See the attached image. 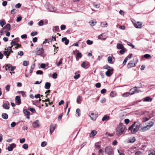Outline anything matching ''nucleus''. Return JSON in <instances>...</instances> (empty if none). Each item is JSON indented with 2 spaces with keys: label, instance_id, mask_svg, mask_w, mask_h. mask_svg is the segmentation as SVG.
<instances>
[{
  "label": "nucleus",
  "instance_id": "41",
  "mask_svg": "<svg viewBox=\"0 0 155 155\" xmlns=\"http://www.w3.org/2000/svg\"><path fill=\"white\" fill-rule=\"evenodd\" d=\"M11 45L13 47V46L17 45H18V43L15 41H12L11 43Z\"/></svg>",
  "mask_w": 155,
  "mask_h": 155
},
{
  "label": "nucleus",
  "instance_id": "26",
  "mask_svg": "<svg viewBox=\"0 0 155 155\" xmlns=\"http://www.w3.org/2000/svg\"><path fill=\"white\" fill-rule=\"evenodd\" d=\"M117 95V93L115 91H112L110 94V96L111 97H114L115 96Z\"/></svg>",
  "mask_w": 155,
  "mask_h": 155
},
{
  "label": "nucleus",
  "instance_id": "12",
  "mask_svg": "<svg viewBox=\"0 0 155 155\" xmlns=\"http://www.w3.org/2000/svg\"><path fill=\"white\" fill-rule=\"evenodd\" d=\"M107 38V36L106 35L105 33H103L98 36V39L103 40H105Z\"/></svg>",
  "mask_w": 155,
  "mask_h": 155
},
{
  "label": "nucleus",
  "instance_id": "64",
  "mask_svg": "<svg viewBox=\"0 0 155 155\" xmlns=\"http://www.w3.org/2000/svg\"><path fill=\"white\" fill-rule=\"evenodd\" d=\"M141 153L140 151H137L135 153V155H141Z\"/></svg>",
  "mask_w": 155,
  "mask_h": 155
},
{
  "label": "nucleus",
  "instance_id": "62",
  "mask_svg": "<svg viewBox=\"0 0 155 155\" xmlns=\"http://www.w3.org/2000/svg\"><path fill=\"white\" fill-rule=\"evenodd\" d=\"M25 138H23L22 139H20V143H24V142H25Z\"/></svg>",
  "mask_w": 155,
  "mask_h": 155
},
{
  "label": "nucleus",
  "instance_id": "50",
  "mask_svg": "<svg viewBox=\"0 0 155 155\" xmlns=\"http://www.w3.org/2000/svg\"><path fill=\"white\" fill-rule=\"evenodd\" d=\"M10 85H7L5 87L6 90L7 91H8L10 90Z\"/></svg>",
  "mask_w": 155,
  "mask_h": 155
},
{
  "label": "nucleus",
  "instance_id": "8",
  "mask_svg": "<svg viewBox=\"0 0 155 155\" xmlns=\"http://www.w3.org/2000/svg\"><path fill=\"white\" fill-rule=\"evenodd\" d=\"M132 21L135 28H140L142 27V23L141 22L138 21L136 22L134 20H132Z\"/></svg>",
  "mask_w": 155,
  "mask_h": 155
},
{
  "label": "nucleus",
  "instance_id": "63",
  "mask_svg": "<svg viewBox=\"0 0 155 155\" xmlns=\"http://www.w3.org/2000/svg\"><path fill=\"white\" fill-rule=\"evenodd\" d=\"M37 32L36 31H35V32H32L31 33V35L32 36H34L35 35H36L37 34Z\"/></svg>",
  "mask_w": 155,
  "mask_h": 155
},
{
  "label": "nucleus",
  "instance_id": "7",
  "mask_svg": "<svg viewBox=\"0 0 155 155\" xmlns=\"http://www.w3.org/2000/svg\"><path fill=\"white\" fill-rule=\"evenodd\" d=\"M44 52V50L43 48L42 45H41V48H37L36 50L35 51V54L37 55H41Z\"/></svg>",
  "mask_w": 155,
  "mask_h": 155
},
{
  "label": "nucleus",
  "instance_id": "46",
  "mask_svg": "<svg viewBox=\"0 0 155 155\" xmlns=\"http://www.w3.org/2000/svg\"><path fill=\"white\" fill-rule=\"evenodd\" d=\"M29 64V62L25 61L23 62V65L24 66H27Z\"/></svg>",
  "mask_w": 155,
  "mask_h": 155
},
{
  "label": "nucleus",
  "instance_id": "21",
  "mask_svg": "<svg viewBox=\"0 0 155 155\" xmlns=\"http://www.w3.org/2000/svg\"><path fill=\"white\" fill-rule=\"evenodd\" d=\"M152 100V98L149 97H147L144 98L143 101H144L150 102Z\"/></svg>",
  "mask_w": 155,
  "mask_h": 155
},
{
  "label": "nucleus",
  "instance_id": "31",
  "mask_svg": "<svg viewBox=\"0 0 155 155\" xmlns=\"http://www.w3.org/2000/svg\"><path fill=\"white\" fill-rule=\"evenodd\" d=\"M107 25V23L106 21L101 22V25L102 27H106Z\"/></svg>",
  "mask_w": 155,
  "mask_h": 155
},
{
  "label": "nucleus",
  "instance_id": "18",
  "mask_svg": "<svg viewBox=\"0 0 155 155\" xmlns=\"http://www.w3.org/2000/svg\"><path fill=\"white\" fill-rule=\"evenodd\" d=\"M97 133V132L94 130H92L89 136L91 137H93Z\"/></svg>",
  "mask_w": 155,
  "mask_h": 155
},
{
  "label": "nucleus",
  "instance_id": "51",
  "mask_svg": "<svg viewBox=\"0 0 155 155\" xmlns=\"http://www.w3.org/2000/svg\"><path fill=\"white\" fill-rule=\"evenodd\" d=\"M63 113H62L61 115H59V116L58 117V121H60V120H61V119L62 118V116H63Z\"/></svg>",
  "mask_w": 155,
  "mask_h": 155
},
{
  "label": "nucleus",
  "instance_id": "53",
  "mask_svg": "<svg viewBox=\"0 0 155 155\" xmlns=\"http://www.w3.org/2000/svg\"><path fill=\"white\" fill-rule=\"evenodd\" d=\"M93 5L94 7L96 8H99L100 7V5L99 4H95L94 3L93 4Z\"/></svg>",
  "mask_w": 155,
  "mask_h": 155
},
{
  "label": "nucleus",
  "instance_id": "38",
  "mask_svg": "<svg viewBox=\"0 0 155 155\" xmlns=\"http://www.w3.org/2000/svg\"><path fill=\"white\" fill-rule=\"evenodd\" d=\"M121 49V50L119 52L121 54H124L125 52V48H123Z\"/></svg>",
  "mask_w": 155,
  "mask_h": 155
},
{
  "label": "nucleus",
  "instance_id": "25",
  "mask_svg": "<svg viewBox=\"0 0 155 155\" xmlns=\"http://www.w3.org/2000/svg\"><path fill=\"white\" fill-rule=\"evenodd\" d=\"M51 84L49 82H46L45 84V89H49L51 86Z\"/></svg>",
  "mask_w": 155,
  "mask_h": 155
},
{
  "label": "nucleus",
  "instance_id": "15",
  "mask_svg": "<svg viewBox=\"0 0 155 155\" xmlns=\"http://www.w3.org/2000/svg\"><path fill=\"white\" fill-rule=\"evenodd\" d=\"M56 124H51L50 127V132L52 134L55 128Z\"/></svg>",
  "mask_w": 155,
  "mask_h": 155
},
{
  "label": "nucleus",
  "instance_id": "29",
  "mask_svg": "<svg viewBox=\"0 0 155 155\" xmlns=\"http://www.w3.org/2000/svg\"><path fill=\"white\" fill-rule=\"evenodd\" d=\"M3 54L5 55L6 56V58H8V56L10 54V52H9L8 51H4L3 52Z\"/></svg>",
  "mask_w": 155,
  "mask_h": 155
},
{
  "label": "nucleus",
  "instance_id": "1",
  "mask_svg": "<svg viewBox=\"0 0 155 155\" xmlns=\"http://www.w3.org/2000/svg\"><path fill=\"white\" fill-rule=\"evenodd\" d=\"M140 123L138 122H135L129 128V130L131 131L132 134L136 133L139 130Z\"/></svg>",
  "mask_w": 155,
  "mask_h": 155
},
{
  "label": "nucleus",
  "instance_id": "43",
  "mask_svg": "<svg viewBox=\"0 0 155 155\" xmlns=\"http://www.w3.org/2000/svg\"><path fill=\"white\" fill-rule=\"evenodd\" d=\"M22 147L24 149H27L28 147V145L26 143L24 144L22 146Z\"/></svg>",
  "mask_w": 155,
  "mask_h": 155
},
{
  "label": "nucleus",
  "instance_id": "44",
  "mask_svg": "<svg viewBox=\"0 0 155 155\" xmlns=\"http://www.w3.org/2000/svg\"><path fill=\"white\" fill-rule=\"evenodd\" d=\"M16 12V10L15 9H13L11 11V13L12 15L15 14Z\"/></svg>",
  "mask_w": 155,
  "mask_h": 155
},
{
  "label": "nucleus",
  "instance_id": "58",
  "mask_svg": "<svg viewBox=\"0 0 155 155\" xmlns=\"http://www.w3.org/2000/svg\"><path fill=\"white\" fill-rule=\"evenodd\" d=\"M43 72L41 70L37 71L36 72V74H43Z\"/></svg>",
  "mask_w": 155,
  "mask_h": 155
},
{
  "label": "nucleus",
  "instance_id": "13",
  "mask_svg": "<svg viewBox=\"0 0 155 155\" xmlns=\"http://www.w3.org/2000/svg\"><path fill=\"white\" fill-rule=\"evenodd\" d=\"M114 70L112 68L110 69H108L106 73V74L107 76H110L113 74V71Z\"/></svg>",
  "mask_w": 155,
  "mask_h": 155
},
{
  "label": "nucleus",
  "instance_id": "59",
  "mask_svg": "<svg viewBox=\"0 0 155 155\" xmlns=\"http://www.w3.org/2000/svg\"><path fill=\"white\" fill-rule=\"evenodd\" d=\"M95 86L96 87L99 88L101 86V84L100 83H98L96 84Z\"/></svg>",
  "mask_w": 155,
  "mask_h": 155
},
{
  "label": "nucleus",
  "instance_id": "6",
  "mask_svg": "<svg viewBox=\"0 0 155 155\" xmlns=\"http://www.w3.org/2000/svg\"><path fill=\"white\" fill-rule=\"evenodd\" d=\"M138 87H135L131 88L130 91L129 92L130 93V95H133L135 93H138L141 92V91L139 90H137Z\"/></svg>",
  "mask_w": 155,
  "mask_h": 155
},
{
  "label": "nucleus",
  "instance_id": "3",
  "mask_svg": "<svg viewBox=\"0 0 155 155\" xmlns=\"http://www.w3.org/2000/svg\"><path fill=\"white\" fill-rule=\"evenodd\" d=\"M154 124V122L153 121H150L148 124L144 127H142L140 128V131L141 132H145L150 129Z\"/></svg>",
  "mask_w": 155,
  "mask_h": 155
},
{
  "label": "nucleus",
  "instance_id": "55",
  "mask_svg": "<svg viewBox=\"0 0 155 155\" xmlns=\"http://www.w3.org/2000/svg\"><path fill=\"white\" fill-rule=\"evenodd\" d=\"M57 74L55 72L54 73L52 74V78L54 79H56L57 78Z\"/></svg>",
  "mask_w": 155,
  "mask_h": 155
},
{
  "label": "nucleus",
  "instance_id": "10",
  "mask_svg": "<svg viewBox=\"0 0 155 155\" xmlns=\"http://www.w3.org/2000/svg\"><path fill=\"white\" fill-rule=\"evenodd\" d=\"M16 145L14 143H13L9 145L8 147V150L9 151H12L13 148L16 147Z\"/></svg>",
  "mask_w": 155,
  "mask_h": 155
},
{
  "label": "nucleus",
  "instance_id": "40",
  "mask_svg": "<svg viewBox=\"0 0 155 155\" xmlns=\"http://www.w3.org/2000/svg\"><path fill=\"white\" fill-rule=\"evenodd\" d=\"M86 43L88 45H91L93 44V42L92 41H91L89 40H88L86 41Z\"/></svg>",
  "mask_w": 155,
  "mask_h": 155
},
{
  "label": "nucleus",
  "instance_id": "57",
  "mask_svg": "<svg viewBox=\"0 0 155 155\" xmlns=\"http://www.w3.org/2000/svg\"><path fill=\"white\" fill-rule=\"evenodd\" d=\"M127 44L128 45L131 46L132 48H134L135 47V46L134 45H133L132 44V43H130V42H127Z\"/></svg>",
  "mask_w": 155,
  "mask_h": 155
},
{
  "label": "nucleus",
  "instance_id": "9",
  "mask_svg": "<svg viewBox=\"0 0 155 155\" xmlns=\"http://www.w3.org/2000/svg\"><path fill=\"white\" fill-rule=\"evenodd\" d=\"M89 114L90 117L91 119L93 120H95L97 117V115L96 114H94L93 112H91Z\"/></svg>",
  "mask_w": 155,
  "mask_h": 155
},
{
  "label": "nucleus",
  "instance_id": "19",
  "mask_svg": "<svg viewBox=\"0 0 155 155\" xmlns=\"http://www.w3.org/2000/svg\"><path fill=\"white\" fill-rule=\"evenodd\" d=\"M15 100L16 102H17L18 104H19L21 103V102L20 97L19 96H16L15 97Z\"/></svg>",
  "mask_w": 155,
  "mask_h": 155
},
{
  "label": "nucleus",
  "instance_id": "32",
  "mask_svg": "<svg viewBox=\"0 0 155 155\" xmlns=\"http://www.w3.org/2000/svg\"><path fill=\"white\" fill-rule=\"evenodd\" d=\"M6 24V22L4 20H0V25L2 27L3 26L5 25Z\"/></svg>",
  "mask_w": 155,
  "mask_h": 155
},
{
  "label": "nucleus",
  "instance_id": "22",
  "mask_svg": "<svg viewBox=\"0 0 155 155\" xmlns=\"http://www.w3.org/2000/svg\"><path fill=\"white\" fill-rule=\"evenodd\" d=\"M110 119V117L107 115H105L102 118V121H107Z\"/></svg>",
  "mask_w": 155,
  "mask_h": 155
},
{
  "label": "nucleus",
  "instance_id": "34",
  "mask_svg": "<svg viewBox=\"0 0 155 155\" xmlns=\"http://www.w3.org/2000/svg\"><path fill=\"white\" fill-rule=\"evenodd\" d=\"M130 95V92H126L124 94L122 95V96L124 97H128Z\"/></svg>",
  "mask_w": 155,
  "mask_h": 155
},
{
  "label": "nucleus",
  "instance_id": "4",
  "mask_svg": "<svg viewBox=\"0 0 155 155\" xmlns=\"http://www.w3.org/2000/svg\"><path fill=\"white\" fill-rule=\"evenodd\" d=\"M138 61L137 58H134L133 61H130L127 65V67L129 68L134 67L136 65Z\"/></svg>",
  "mask_w": 155,
  "mask_h": 155
},
{
  "label": "nucleus",
  "instance_id": "11",
  "mask_svg": "<svg viewBox=\"0 0 155 155\" xmlns=\"http://www.w3.org/2000/svg\"><path fill=\"white\" fill-rule=\"evenodd\" d=\"M11 26L9 24H7L3 28L4 32H6L7 31H8L10 30Z\"/></svg>",
  "mask_w": 155,
  "mask_h": 155
},
{
  "label": "nucleus",
  "instance_id": "37",
  "mask_svg": "<svg viewBox=\"0 0 155 155\" xmlns=\"http://www.w3.org/2000/svg\"><path fill=\"white\" fill-rule=\"evenodd\" d=\"M24 113L28 116L30 115V112L27 110L25 109L24 110Z\"/></svg>",
  "mask_w": 155,
  "mask_h": 155
},
{
  "label": "nucleus",
  "instance_id": "42",
  "mask_svg": "<svg viewBox=\"0 0 155 155\" xmlns=\"http://www.w3.org/2000/svg\"><path fill=\"white\" fill-rule=\"evenodd\" d=\"M144 57L147 59L148 58H151V56L150 55L148 54H145L144 55Z\"/></svg>",
  "mask_w": 155,
  "mask_h": 155
},
{
  "label": "nucleus",
  "instance_id": "17",
  "mask_svg": "<svg viewBox=\"0 0 155 155\" xmlns=\"http://www.w3.org/2000/svg\"><path fill=\"white\" fill-rule=\"evenodd\" d=\"M33 126L34 127H39V121L37 120L35 121L33 124Z\"/></svg>",
  "mask_w": 155,
  "mask_h": 155
},
{
  "label": "nucleus",
  "instance_id": "45",
  "mask_svg": "<svg viewBox=\"0 0 155 155\" xmlns=\"http://www.w3.org/2000/svg\"><path fill=\"white\" fill-rule=\"evenodd\" d=\"M149 118L147 117H143L142 119V122H146V121H147L149 120Z\"/></svg>",
  "mask_w": 155,
  "mask_h": 155
},
{
  "label": "nucleus",
  "instance_id": "5",
  "mask_svg": "<svg viewBox=\"0 0 155 155\" xmlns=\"http://www.w3.org/2000/svg\"><path fill=\"white\" fill-rule=\"evenodd\" d=\"M105 151L108 155H111L114 153L112 148L110 146L107 147L105 148Z\"/></svg>",
  "mask_w": 155,
  "mask_h": 155
},
{
  "label": "nucleus",
  "instance_id": "52",
  "mask_svg": "<svg viewBox=\"0 0 155 155\" xmlns=\"http://www.w3.org/2000/svg\"><path fill=\"white\" fill-rule=\"evenodd\" d=\"M47 145V142L45 141H44L41 143V146L42 147H44Z\"/></svg>",
  "mask_w": 155,
  "mask_h": 155
},
{
  "label": "nucleus",
  "instance_id": "36",
  "mask_svg": "<svg viewBox=\"0 0 155 155\" xmlns=\"http://www.w3.org/2000/svg\"><path fill=\"white\" fill-rule=\"evenodd\" d=\"M28 110L33 113H34L36 112L35 109L33 108L28 107Z\"/></svg>",
  "mask_w": 155,
  "mask_h": 155
},
{
  "label": "nucleus",
  "instance_id": "60",
  "mask_svg": "<svg viewBox=\"0 0 155 155\" xmlns=\"http://www.w3.org/2000/svg\"><path fill=\"white\" fill-rule=\"evenodd\" d=\"M43 21L42 20H41L38 23V25L40 26H42L43 25Z\"/></svg>",
  "mask_w": 155,
  "mask_h": 155
},
{
  "label": "nucleus",
  "instance_id": "16",
  "mask_svg": "<svg viewBox=\"0 0 155 155\" xmlns=\"http://www.w3.org/2000/svg\"><path fill=\"white\" fill-rule=\"evenodd\" d=\"M15 68L12 66H9L7 65L5 67V69L6 70L7 69L9 71H12L14 70Z\"/></svg>",
  "mask_w": 155,
  "mask_h": 155
},
{
  "label": "nucleus",
  "instance_id": "33",
  "mask_svg": "<svg viewBox=\"0 0 155 155\" xmlns=\"http://www.w3.org/2000/svg\"><path fill=\"white\" fill-rule=\"evenodd\" d=\"M135 140V137H133L132 138H131L129 140V141L128 142L130 143H133Z\"/></svg>",
  "mask_w": 155,
  "mask_h": 155
},
{
  "label": "nucleus",
  "instance_id": "56",
  "mask_svg": "<svg viewBox=\"0 0 155 155\" xmlns=\"http://www.w3.org/2000/svg\"><path fill=\"white\" fill-rule=\"evenodd\" d=\"M89 23L91 25V26H93L94 25H95V24H96V22H94L93 21H91Z\"/></svg>",
  "mask_w": 155,
  "mask_h": 155
},
{
  "label": "nucleus",
  "instance_id": "49",
  "mask_svg": "<svg viewBox=\"0 0 155 155\" xmlns=\"http://www.w3.org/2000/svg\"><path fill=\"white\" fill-rule=\"evenodd\" d=\"M63 60V58H61L59 61L58 63L57 66H59L61 64H62V61Z\"/></svg>",
  "mask_w": 155,
  "mask_h": 155
},
{
  "label": "nucleus",
  "instance_id": "48",
  "mask_svg": "<svg viewBox=\"0 0 155 155\" xmlns=\"http://www.w3.org/2000/svg\"><path fill=\"white\" fill-rule=\"evenodd\" d=\"M76 112L78 114V116H80L81 115L80 110L79 108L77 109L76 110Z\"/></svg>",
  "mask_w": 155,
  "mask_h": 155
},
{
  "label": "nucleus",
  "instance_id": "14",
  "mask_svg": "<svg viewBox=\"0 0 155 155\" xmlns=\"http://www.w3.org/2000/svg\"><path fill=\"white\" fill-rule=\"evenodd\" d=\"M9 103L8 101H6L5 103H4L2 105L3 108L6 110H8L9 109Z\"/></svg>",
  "mask_w": 155,
  "mask_h": 155
},
{
  "label": "nucleus",
  "instance_id": "47",
  "mask_svg": "<svg viewBox=\"0 0 155 155\" xmlns=\"http://www.w3.org/2000/svg\"><path fill=\"white\" fill-rule=\"evenodd\" d=\"M20 92L21 93L22 96L23 97H26V95L25 94V92L23 91H21Z\"/></svg>",
  "mask_w": 155,
  "mask_h": 155
},
{
  "label": "nucleus",
  "instance_id": "61",
  "mask_svg": "<svg viewBox=\"0 0 155 155\" xmlns=\"http://www.w3.org/2000/svg\"><path fill=\"white\" fill-rule=\"evenodd\" d=\"M127 60H128L127 58H125V59H124V60L123 62V64L124 65H125L126 64V62Z\"/></svg>",
  "mask_w": 155,
  "mask_h": 155
},
{
  "label": "nucleus",
  "instance_id": "2",
  "mask_svg": "<svg viewBox=\"0 0 155 155\" xmlns=\"http://www.w3.org/2000/svg\"><path fill=\"white\" fill-rule=\"evenodd\" d=\"M125 129V126L121 123H120L117 129V134H118V135H120L121 134L124 132Z\"/></svg>",
  "mask_w": 155,
  "mask_h": 155
},
{
  "label": "nucleus",
  "instance_id": "35",
  "mask_svg": "<svg viewBox=\"0 0 155 155\" xmlns=\"http://www.w3.org/2000/svg\"><path fill=\"white\" fill-rule=\"evenodd\" d=\"M148 155H155V151L153 150H150L149 151Z\"/></svg>",
  "mask_w": 155,
  "mask_h": 155
},
{
  "label": "nucleus",
  "instance_id": "24",
  "mask_svg": "<svg viewBox=\"0 0 155 155\" xmlns=\"http://www.w3.org/2000/svg\"><path fill=\"white\" fill-rule=\"evenodd\" d=\"M107 61L109 63L113 64L114 62H113L112 57L109 56L107 58Z\"/></svg>",
  "mask_w": 155,
  "mask_h": 155
},
{
  "label": "nucleus",
  "instance_id": "54",
  "mask_svg": "<svg viewBox=\"0 0 155 155\" xmlns=\"http://www.w3.org/2000/svg\"><path fill=\"white\" fill-rule=\"evenodd\" d=\"M66 26L65 25H62L61 26V29L62 30H64L65 29Z\"/></svg>",
  "mask_w": 155,
  "mask_h": 155
},
{
  "label": "nucleus",
  "instance_id": "27",
  "mask_svg": "<svg viewBox=\"0 0 155 155\" xmlns=\"http://www.w3.org/2000/svg\"><path fill=\"white\" fill-rule=\"evenodd\" d=\"M82 99V97L81 96H79L77 98V102L78 104H80L81 103V101Z\"/></svg>",
  "mask_w": 155,
  "mask_h": 155
},
{
  "label": "nucleus",
  "instance_id": "39",
  "mask_svg": "<svg viewBox=\"0 0 155 155\" xmlns=\"http://www.w3.org/2000/svg\"><path fill=\"white\" fill-rule=\"evenodd\" d=\"M103 68L105 69H110L112 68L111 67L109 66L108 65H106L103 67Z\"/></svg>",
  "mask_w": 155,
  "mask_h": 155
},
{
  "label": "nucleus",
  "instance_id": "28",
  "mask_svg": "<svg viewBox=\"0 0 155 155\" xmlns=\"http://www.w3.org/2000/svg\"><path fill=\"white\" fill-rule=\"evenodd\" d=\"M117 48L119 49H120L124 48L123 45L121 44H117Z\"/></svg>",
  "mask_w": 155,
  "mask_h": 155
},
{
  "label": "nucleus",
  "instance_id": "30",
  "mask_svg": "<svg viewBox=\"0 0 155 155\" xmlns=\"http://www.w3.org/2000/svg\"><path fill=\"white\" fill-rule=\"evenodd\" d=\"M2 118L5 119H6L8 118V115L5 113H3L2 115Z\"/></svg>",
  "mask_w": 155,
  "mask_h": 155
},
{
  "label": "nucleus",
  "instance_id": "20",
  "mask_svg": "<svg viewBox=\"0 0 155 155\" xmlns=\"http://www.w3.org/2000/svg\"><path fill=\"white\" fill-rule=\"evenodd\" d=\"M62 41L63 42L65 41L64 43L66 45H68L69 43V41L68 39H67L66 37L63 38L62 39Z\"/></svg>",
  "mask_w": 155,
  "mask_h": 155
},
{
  "label": "nucleus",
  "instance_id": "23",
  "mask_svg": "<svg viewBox=\"0 0 155 155\" xmlns=\"http://www.w3.org/2000/svg\"><path fill=\"white\" fill-rule=\"evenodd\" d=\"M82 55L81 53L78 52L76 54V59L77 60H78L79 58L82 57Z\"/></svg>",
  "mask_w": 155,
  "mask_h": 155
}]
</instances>
